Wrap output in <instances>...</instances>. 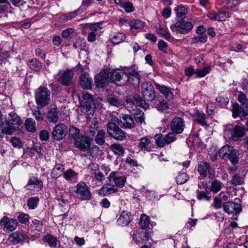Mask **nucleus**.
<instances>
[{
    "label": "nucleus",
    "instance_id": "f257e3e1",
    "mask_svg": "<svg viewBox=\"0 0 248 248\" xmlns=\"http://www.w3.org/2000/svg\"><path fill=\"white\" fill-rule=\"evenodd\" d=\"M119 119L115 117L112 119V121H109L107 123V130L110 137L116 140L123 141L126 139V133L119 127Z\"/></svg>",
    "mask_w": 248,
    "mask_h": 248
},
{
    "label": "nucleus",
    "instance_id": "f03ea898",
    "mask_svg": "<svg viewBox=\"0 0 248 248\" xmlns=\"http://www.w3.org/2000/svg\"><path fill=\"white\" fill-rule=\"evenodd\" d=\"M140 80V76L135 65L125 68L124 78L123 79L122 84L129 82L134 86H138Z\"/></svg>",
    "mask_w": 248,
    "mask_h": 248
},
{
    "label": "nucleus",
    "instance_id": "7ed1b4c3",
    "mask_svg": "<svg viewBox=\"0 0 248 248\" xmlns=\"http://www.w3.org/2000/svg\"><path fill=\"white\" fill-rule=\"evenodd\" d=\"M75 193L78 199L81 201H89L92 199V194L87 185L83 182L78 183L76 186Z\"/></svg>",
    "mask_w": 248,
    "mask_h": 248
},
{
    "label": "nucleus",
    "instance_id": "20e7f679",
    "mask_svg": "<svg viewBox=\"0 0 248 248\" xmlns=\"http://www.w3.org/2000/svg\"><path fill=\"white\" fill-rule=\"evenodd\" d=\"M73 77L74 73L72 70H60L56 75L55 78L62 85L68 86L72 84Z\"/></svg>",
    "mask_w": 248,
    "mask_h": 248
},
{
    "label": "nucleus",
    "instance_id": "39448f33",
    "mask_svg": "<svg viewBox=\"0 0 248 248\" xmlns=\"http://www.w3.org/2000/svg\"><path fill=\"white\" fill-rule=\"evenodd\" d=\"M50 91L46 87H40L36 93V101L41 107L46 106L50 100Z\"/></svg>",
    "mask_w": 248,
    "mask_h": 248
},
{
    "label": "nucleus",
    "instance_id": "423d86ee",
    "mask_svg": "<svg viewBox=\"0 0 248 248\" xmlns=\"http://www.w3.org/2000/svg\"><path fill=\"white\" fill-rule=\"evenodd\" d=\"M192 22L183 20L177 21L175 24L170 26V29L181 34H186L193 28Z\"/></svg>",
    "mask_w": 248,
    "mask_h": 248
},
{
    "label": "nucleus",
    "instance_id": "0eeeda50",
    "mask_svg": "<svg viewBox=\"0 0 248 248\" xmlns=\"http://www.w3.org/2000/svg\"><path fill=\"white\" fill-rule=\"evenodd\" d=\"M245 134V129L239 125L235 126L233 128L225 130V136L229 139L236 141L243 137Z\"/></svg>",
    "mask_w": 248,
    "mask_h": 248
},
{
    "label": "nucleus",
    "instance_id": "6e6552de",
    "mask_svg": "<svg viewBox=\"0 0 248 248\" xmlns=\"http://www.w3.org/2000/svg\"><path fill=\"white\" fill-rule=\"evenodd\" d=\"M143 98L147 101H152L155 97L154 88L150 81L143 82L141 87Z\"/></svg>",
    "mask_w": 248,
    "mask_h": 248
},
{
    "label": "nucleus",
    "instance_id": "1a4fd4ad",
    "mask_svg": "<svg viewBox=\"0 0 248 248\" xmlns=\"http://www.w3.org/2000/svg\"><path fill=\"white\" fill-rule=\"evenodd\" d=\"M152 140V138L149 136L140 138L138 146L140 151L144 153L153 152L155 148V145L153 143Z\"/></svg>",
    "mask_w": 248,
    "mask_h": 248
},
{
    "label": "nucleus",
    "instance_id": "9d476101",
    "mask_svg": "<svg viewBox=\"0 0 248 248\" xmlns=\"http://www.w3.org/2000/svg\"><path fill=\"white\" fill-rule=\"evenodd\" d=\"M198 170L202 178L208 177L213 179L215 177V171L210 165L206 162H200L198 164Z\"/></svg>",
    "mask_w": 248,
    "mask_h": 248
},
{
    "label": "nucleus",
    "instance_id": "9b49d317",
    "mask_svg": "<svg viewBox=\"0 0 248 248\" xmlns=\"http://www.w3.org/2000/svg\"><path fill=\"white\" fill-rule=\"evenodd\" d=\"M18 222L16 219H9L8 217L4 216L0 220V226L3 227L4 232L9 233L15 231Z\"/></svg>",
    "mask_w": 248,
    "mask_h": 248
},
{
    "label": "nucleus",
    "instance_id": "f8f14e48",
    "mask_svg": "<svg viewBox=\"0 0 248 248\" xmlns=\"http://www.w3.org/2000/svg\"><path fill=\"white\" fill-rule=\"evenodd\" d=\"M67 132L66 125L61 123L55 126L52 130L51 135L53 139L56 140H61L65 137Z\"/></svg>",
    "mask_w": 248,
    "mask_h": 248
},
{
    "label": "nucleus",
    "instance_id": "ddd939ff",
    "mask_svg": "<svg viewBox=\"0 0 248 248\" xmlns=\"http://www.w3.org/2000/svg\"><path fill=\"white\" fill-rule=\"evenodd\" d=\"M185 127V122L183 118L180 117H175L170 123L171 131L177 134H181Z\"/></svg>",
    "mask_w": 248,
    "mask_h": 248
},
{
    "label": "nucleus",
    "instance_id": "4468645a",
    "mask_svg": "<svg viewBox=\"0 0 248 248\" xmlns=\"http://www.w3.org/2000/svg\"><path fill=\"white\" fill-rule=\"evenodd\" d=\"M92 139L86 136H81L74 142L75 147L83 152L88 151L90 148Z\"/></svg>",
    "mask_w": 248,
    "mask_h": 248
},
{
    "label": "nucleus",
    "instance_id": "2eb2a0df",
    "mask_svg": "<svg viewBox=\"0 0 248 248\" xmlns=\"http://www.w3.org/2000/svg\"><path fill=\"white\" fill-rule=\"evenodd\" d=\"M110 81L109 78V71L104 70L101 71L99 74L95 77V84L97 87L102 88L106 84Z\"/></svg>",
    "mask_w": 248,
    "mask_h": 248
},
{
    "label": "nucleus",
    "instance_id": "dca6fc26",
    "mask_svg": "<svg viewBox=\"0 0 248 248\" xmlns=\"http://www.w3.org/2000/svg\"><path fill=\"white\" fill-rule=\"evenodd\" d=\"M108 179L109 182H114L115 186L119 188L123 187L126 182V178L120 175L117 171L112 172L108 177Z\"/></svg>",
    "mask_w": 248,
    "mask_h": 248
},
{
    "label": "nucleus",
    "instance_id": "f3484780",
    "mask_svg": "<svg viewBox=\"0 0 248 248\" xmlns=\"http://www.w3.org/2000/svg\"><path fill=\"white\" fill-rule=\"evenodd\" d=\"M9 117L5 120V123L7 125L6 127H12L14 128V131L18 128L19 126L22 124V121L19 117L15 112H10L9 114Z\"/></svg>",
    "mask_w": 248,
    "mask_h": 248
},
{
    "label": "nucleus",
    "instance_id": "a211bd4d",
    "mask_svg": "<svg viewBox=\"0 0 248 248\" xmlns=\"http://www.w3.org/2000/svg\"><path fill=\"white\" fill-rule=\"evenodd\" d=\"M223 208L224 211L228 214L234 213L237 215L242 211L241 204L232 202H225L223 205Z\"/></svg>",
    "mask_w": 248,
    "mask_h": 248
},
{
    "label": "nucleus",
    "instance_id": "6ab92c4d",
    "mask_svg": "<svg viewBox=\"0 0 248 248\" xmlns=\"http://www.w3.org/2000/svg\"><path fill=\"white\" fill-rule=\"evenodd\" d=\"M125 70H116L111 72L109 71V80L112 82L118 83L120 82V85L122 84L123 79L124 78Z\"/></svg>",
    "mask_w": 248,
    "mask_h": 248
},
{
    "label": "nucleus",
    "instance_id": "aec40b11",
    "mask_svg": "<svg viewBox=\"0 0 248 248\" xmlns=\"http://www.w3.org/2000/svg\"><path fill=\"white\" fill-rule=\"evenodd\" d=\"M25 187L29 190H33L34 189L39 190L43 187V182L37 178L32 177L29 179L28 183Z\"/></svg>",
    "mask_w": 248,
    "mask_h": 248
},
{
    "label": "nucleus",
    "instance_id": "412c9836",
    "mask_svg": "<svg viewBox=\"0 0 248 248\" xmlns=\"http://www.w3.org/2000/svg\"><path fill=\"white\" fill-rule=\"evenodd\" d=\"M118 189L115 186L108 183L104 185L99 190V194L101 196H106L118 192Z\"/></svg>",
    "mask_w": 248,
    "mask_h": 248
},
{
    "label": "nucleus",
    "instance_id": "4be33fe9",
    "mask_svg": "<svg viewBox=\"0 0 248 248\" xmlns=\"http://www.w3.org/2000/svg\"><path fill=\"white\" fill-rule=\"evenodd\" d=\"M155 85L157 90H158L161 93L163 94L166 99L170 100L173 97V93L171 91L170 89L165 85H160L158 83H155Z\"/></svg>",
    "mask_w": 248,
    "mask_h": 248
},
{
    "label": "nucleus",
    "instance_id": "5701e85b",
    "mask_svg": "<svg viewBox=\"0 0 248 248\" xmlns=\"http://www.w3.org/2000/svg\"><path fill=\"white\" fill-rule=\"evenodd\" d=\"M228 12L218 11L217 13H212L209 15V18L213 20L224 21L230 17Z\"/></svg>",
    "mask_w": 248,
    "mask_h": 248
},
{
    "label": "nucleus",
    "instance_id": "b1692460",
    "mask_svg": "<svg viewBox=\"0 0 248 248\" xmlns=\"http://www.w3.org/2000/svg\"><path fill=\"white\" fill-rule=\"evenodd\" d=\"M26 239V235L22 232H16L11 233L8 238V240L15 243H18L24 241Z\"/></svg>",
    "mask_w": 248,
    "mask_h": 248
},
{
    "label": "nucleus",
    "instance_id": "393cba45",
    "mask_svg": "<svg viewBox=\"0 0 248 248\" xmlns=\"http://www.w3.org/2000/svg\"><path fill=\"white\" fill-rule=\"evenodd\" d=\"M79 83L84 89H89L92 87V80L89 75L83 73L80 77Z\"/></svg>",
    "mask_w": 248,
    "mask_h": 248
},
{
    "label": "nucleus",
    "instance_id": "a878e982",
    "mask_svg": "<svg viewBox=\"0 0 248 248\" xmlns=\"http://www.w3.org/2000/svg\"><path fill=\"white\" fill-rule=\"evenodd\" d=\"M122 118L121 123L123 126L126 128H131L134 126V121L133 118L127 114H122L120 117Z\"/></svg>",
    "mask_w": 248,
    "mask_h": 248
},
{
    "label": "nucleus",
    "instance_id": "bb28decb",
    "mask_svg": "<svg viewBox=\"0 0 248 248\" xmlns=\"http://www.w3.org/2000/svg\"><path fill=\"white\" fill-rule=\"evenodd\" d=\"M109 149L115 155L119 156H123L125 152L124 148L123 145L118 143L112 144L110 145Z\"/></svg>",
    "mask_w": 248,
    "mask_h": 248
},
{
    "label": "nucleus",
    "instance_id": "cd10ccee",
    "mask_svg": "<svg viewBox=\"0 0 248 248\" xmlns=\"http://www.w3.org/2000/svg\"><path fill=\"white\" fill-rule=\"evenodd\" d=\"M64 168L62 165L56 164L52 169L50 176L52 179H57L60 177L63 173Z\"/></svg>",
    "mask_w": 248,
    "mask_h": 248
},
{
    "label": "nucleus",
    "instance_id": "c85d7f7f",
    "mask_svg": "<svg viewBox=\"0 0 248 248\" xmlns=\"http://www.w3.org/2000/svg\"><path fill=\"white\" fill-rule=\"evenodd\" d=\"M94 141L99 145H103L105 142V139L107 137L106 133L103 130H98L96 134H94Z\"/></svg>",
    "mask_w": 248,
    "mask_h": 248
},
{
    "label": "nucleus",
    "instance_id": "c756f323",
    "mask_svg": "<svg viewBox=\"0 0 248 248\" xmlns=\"http://www.w3.org/2000/svg\"><path fill=\"white\" fill-rule=\"evenodd\" d=\"M130 217L128 213L125 211H123L117 219V222L118 225L123 227L128 225L130 222Z\"/></svg>",
    "mask_w": 248,
    "mask_h": 248
},
{
    "label": "nucleus",
    "instance_id": "7c9ffc66",
    "mask_svg": "<svg viewBox=\"0 0 248 248\" xmlns=\"http://www.w3.org/2000/svg\"><path fill=\"white\" fill-rule=\"evenodd\" d=\"M233 147L229 145H225L223 146L219 150L218 154L224 160H228L229 155L233 150Z\"/></svg>",
    "mask_w": 248,
    "mask_h": 248
},
{
    "label": "nucleus",
    "instance_id": "2f4dec72",
    "mask_svg": "<svg viewBox=\"0 0 248 248\" xmlns=\"http://www.w3.org/2000/svg\"><path fill=\"white\" fill-rule=\"evenodd\" d=\"M42 240L51 248H55L57 245V238L51 234H47L45 235L43 237Z\"/></svg>",
    "mask_w": 248,
    "mask_h": 248
},
{
    "label": "nucleus",
    "instance_id": "473e14b6",
    "mask_svg": "<svg viewBox=\"0 0 248 248\" xmlns=\"http://www.w3.org/2000/svg\"><path fill=\"white\" fill-rule=\"evenodd\" d=\"M83 12L82 9L80 8L73 12H69L66 14H63L61 16L60 19L64 21H67L75 17L78 15L80 14Z\"/></svg>",
    "mask_w": 248,
    "mask_h": 248
},
{
    "label": "nucleus",
    "instance_id": "72a5a7b5",
    "mask_svg": "<svg viewBox=\"0 0 248 248\" xmlns=\"http://www.w3.org/2000/svg\"><path fill=\"white\" fill-rule=\"evenodd\" d=\"M78 175V173L71 169L67 170L63 173V177L67 181L77 179Z\"/></svg>",
    "mask_w": 248,
    "mask_h": 248
},
{
    "label": "nucleus",
    "instance_id": "f704fd0d",
    "mask_svg": "<svg viewBox=\"0 0 248 248\" xmlns=\"http://www.w3.org/2000/svg\"><path fill=\"white\" fill-rule=\"evenodd\" d=\"M80 130L73 126H70L69 129V138L70 140H73L74 142L80 138Z\"/></svg>",
    "mask_w": 248,
    "mask_h": 248
},
{
    "label": "nucleus",
    "instance_id": "c9c22d12",
    "mask_svg": "<svg viewBox=\"0 0 248 248\" xmlns=\"http://www.w3.org/2000/svg\"><path fill=\"white\" fill-rule=\"evenodd\" d=\"M174 10L176 11V16L178 19H183L186 17L187 12L186 7L179 5L175 8Z\"/></svg>",
    "mask_w": 248,
    "mask_h": 248
},
{
    "label": "nucleus",
    "instance_id": "e433bc0d",
    "mask_svg": "<svg viewBox=\"0 0 248 248\" xmlns=\"http://www.w3.org/2000/svg\"><path fill=\"white\" fill-rule=\"evenodd\" d=\"M47 118L49 122L56 123L58 121V115L57 108L50 109L47 113Z\"/></svg>",
    "mask_w": 248,
    "mask_h": 248
},
{
    "label": "nucleus",
    "instance_id": "4c0bfd02",
    "mask_svg": "<svg viewBox=\"0 0 248 248\" xmlns=\"http://www.w3.org/2000/svg\"><path fill=\"white\" fill-rule=\"evenodd\" d=\"M83 107H89L90 106H95L94 101L93 99L91 94L88 93H85L83 94Z\"/></svg>",
    "mask_w": 248,
    "mask_h": 248
},
{
    "label": "nucleus",
    "instance_id": "58836bf2",
    "mask_svg": "<svg viewBox=\"0 0 248 248\" xmlns=\"http://www.w3.org/2000/svg\"><path fill=\"white\" fill-rule=\"evenodd\" d=\"M206 115L204 113L197 112L195 114V120L202 126H207V124L205 121Z\"/></svg>",
    "mask_w": 248,
    "mask_h": 248
},
{
    "label": "nucleus",
    "instance_id": "ea45409f",
    "mask_svg": "<svg viewBox=\"0 0 248 248\" xmlns=\"http://www.w3.org/2000/svg\"><path fill=\"white\" fill-rule=\"evenodd\" d=\"M28 66L31 69L35 71H39L42 68V63L38 60L33 59L29 62Z\"/></svg>",
    "mask_w": 248,
    "mask_h": 248
},
{
    "label": "nucleus",
    "instance_id": "a19ab883",
    "mask_svg": "<svg viewBox=\"0 0 248 248\" xmlns=\"http://www.w3.org/2000/svg\"><path fill=\"white\" fill-rule=\"evenodd\" d=\"M155 143L158 147H163L165 145H167L166 143L165 135H163L161 134H156L155 137Z\"/></svg>",
    "mask_w": 248,
    "mask_h": 248
},
{
    "label": "nucleus",
    "instance_id": "79ce46f5",
    "mask_svg": "<svg viewBox=\"0 0 248 248\" xmlns=\"http://www.w3.org/2000/svg\"><path fill=\"white\" fill-rule=\"evenodd\" d=\"M25 126L26 129L29 132H34L36 131L35 123L32 118L27 119L25 121Z\"/></svg>",
    "mask_w": 248,
    "mask_h": 248
},
{
    "label": "nucleus",
    "instance_id": "37998d69",
    "mask_svg": "<svg viewBox=\"0 0 248 248\" xmlns=\"http://www.w3.org/2000/svg\"><path fill=\"white\" fill-rule=\"evenodd\" d=\"M96 106L83 107V111L86 114V118L88 120L91 119L94 113V109Z\"/></svg>",
    "mask_w": 248,
    "mask_h": 248
},
{
    "label": "nucleus",
    "instance_id": "c03bdc74",
    "mask_svg": "<svg viewBox=\"0 0 248 248\" xmlns=\"http://www.w3.org/2000/svg\"><path fill=\"white\" fill-rule=\"evenodd\" d=\"M145 23L140 19L132 20L129 23V25L132 29H140L144 27Z\"/></svg>",
    "mask_w": 248,
    "mask_h": 248
},
{
    "label": "nucleus",
    "instance_id": "a18cd8bd",
    "mask_svg": "<svg viewBox=\"0 0 248 248\" xmlns=\"http://www.w3.org/2000/svg\"><path fill=\"white\" fill-rule=\"evenodd\" d=\"M150 222V218L145 214H142L140 218V224L142 229H145L148 227Z\"/></svg>",
    "mask_w": 248,
    "mask_h": 248
},
{
    "label": "nucleus",
    "instance_id": "49530a36",
    "mask_svg": "<svg viewBox=\"0 0 248 248\" xmlns=\"http://www.w3.org/2000/svg\"><path fill=\"white\" fill-rule=\"evenodd\" d=\"M211 71L210 66L204 67L202 69H198L195 71L197 77L202 78L207 75Z\"/></svg>",
    "mask_w": 248,
    "mask_h": 248
},
{
    "label": "nucleus",
    "instance_id": "de8ad7c7",
    "mask_svg": "<svg viewBox=\"0 0 248 248\" xmlns=\"http://www.w3.org/2000/svg\"><path fill=\"white\" fill-rule=\"evenodd\" d=\"M222 184L218 180H214L211 185V191L217 193L220 190Z\"/></svg>",
    "mask_w": 248,
    "mask_h": 248
},
{
    "label": "nucleus",
    "instance_id": "09e8293b",
    "mask_svg": "<svg viewBox=\"0 0 248 248\" xmlns=\"http://www.w3.org/2000/svg\"><path fill=\"white\" fill-rule=\"evenodd\" d=\"M238 153L237 150L233 149L232 150L230 154L229 155L228 159L230 160L231 162L233 164L235 165L238 163Z\"/></svg>",
    "mask_w": 248,
    "mask_h": 248
},
{
    "label": "nucleus",
    "instance_id": "8fccbe9b",
    "mask_svg": "<svg viewBox=\"0 0 248 248\" xmlns=\"http://www.w3.org/2000/svg\"><path fill=\"white\" fill-rule=\"evenodd\" d=\"M125 35L124 34L120 32L116 33L113 35L112 38V42L115 44H118L124 41Z\"/></svg>",
    "mask_w": 248,
    "mask_h": 248
},
{
    "label": "nucleus",
    "instance_id": "3c124183",
    "mask_svg": "<svg viewBox=\"0 0 248 248\" xmlns=\"http://www.w3.org/2000/svg\"><path fill=\"white\" fill-rule=\"evenodd\" d=\"M188 178V175L186 173H179L176 177V182L178 185H182L187 182Z\"/></svg>",
    "mask_w": 248,
    "mask_h": 248
},
{
    "label": "nucleus",
    "instance_id": "603ef678",
    "mask_svg": "<svg viewBox=\"0 0 248 248\" xmlns=\"http://www.w3.org/2000/svg\"><path fill=\"white\" fill-rule=\"evenodd\" d=\"M243 108H240L239 105L238 103H235L232 106V117L234 118H236L239 116L240 114L242 115V112Z\"/></svg>",
    "mask_w": 248,
    "mask_h": 248
},
{
    "label": "nucleus",
    "instance_id": "864d4df0",
    "mask_svg": "<svg viewBox=\"0 0 248 248\" xmlns=\"http://www.w3.org/2000/svg\"><path fill=\"white\" fill-rule=\"evenodd\" d=\"M156 108L158 110L163 112L169 108V105L168 103L164 100H158Z\"/></svg>",
    "mask_w": 248,
    "mask_h": 248
},
{
    "label": "nucleus",
    "instance_id": "5fc2aeb1",
    "mask_svg": "<svg viewBox=\"0 0 248 248\" xmlns=\"http://www.w3.org/2000/svg\"><path fill=\"white\" fill-rule=\"evenodd\" d=\"M89 151L87 153V156H90L93 158L96 157L98 154L99 148L97 145H93L92 147L88 150Z\"/></svg>",
    "mask_w": 248,
    "mask_h": 248
},
{
    "label": "nucleus",
    "instance_id": "6e6d98bb",
    "mask_svg": "<svg viewBox=\"0 0 248 248\" xmlns=\"http://www.w3.org/2000/svg\"><path fill=\"white\" fill-rule=\"evenodd\" d=\"M39 200V198L37 197L30 198L27 202L29 209H34L37 206Z\"/></svg>",
    "mask_w": 248,
    "mask_h": 248
},
{
    "label": "nucleus",
    "instance_id": "4d7b16f0",
    "mask_svg": "<svg viewBox=\"0 0 248 248\" xmlns=\"http://www.w3.org/2000/svg\"><path fill=\"white\" fill-rule=\"evenodd\" d=\"M98 127V122L97 118H94L92 120L91 124L90 126L89 133L92 136H94L95 133V130Z\"/></svg>",
    "mask_w": 248,
    "mask_h": 248
},
{
    "label": "nucleus",
    "instance_id": "13d9d810",
    "mask_svg": "<svg viewBox=\"0 0 248 248\" xmlns=\"http://www.w3.org/2000/svg\"><path fill=\"white\" fill-rule=\"evenodd\" d=\"M176 134H177L171 131L165 135L166 143L167 145H169L176 140Z\"/></svg>",
    "mask_w": 248,
    "mask_h": 248
},
{
    "label": "nucleus",
    "instance_id": "bf43d9fd",
    "mask_svg": "<svg viewBox=\"0 0 248 248\" xmlns=\"http://www.w3.org/2000/svg\"><path fill=\"white\" fill-rule=\"evenodd\" d=\"M207 40V37L205 34H199L198 36H194L192 38L191 42L193 44L201 43H205Z\"/></svg>",
    "mask_w": 248,
    "mask_h": 248
},
{
    "label": "nucleus",
    "instance_id": "052dcab7",
    "mask_svg": "<svg viewBox=\"0 0 248 248\" xmlns=\"http://www.w3.org/2000/svg\"><path fill=\"white\" fill-rule=\"evenodd\" d=\"M134 99L140 107L144 108H147L149 107L148 104L145 103L144 100H143L138 94L134 95Z\"/></svg>",
    "mask_w": 248,
    "mask_h": 248
},
{
    "label": "nucleus",
    "instance_id": "680f3d73",
    "mask_svg": "<svg viewBox=\"0 0 248 248\" xmlns=\"http://www.w3.org/2000/svg\"><path fill=\"white\" fill-rule=\"evenodd\" d=\"M157 32L167 40H170L171 36L169 31L162 27H159L157 29Z\"/></svg>",
    "mask_w": 248,
    "mask_h": 248
},
{
    "label": "nucleus",
    "instance_id": "e2e57ef3",
    "mask_svg": "<svg viewBox=\"0 0 248 248\" xmlns=\"http://www.w3.org/2000/svg\"><path fill=\"white\" fill-rule=\"evenodd\" d=\"M120 6L124 8L127 13H131L135 10L133 4L131 2L128 1L122 3Z\"/></svg>",
    "mask_w": 248,
    "mask_h": 248
},
{
    "label": "nucleus",
    "instance_id": "0e129e2a",
    "mask_svg": "<svg viewBox=\"0 0 248 248\" xmlns=\"http://www.w3.org/2000/svg\"><path fill=\"white\" fill-rule=\"evenodd\" d=\"M14 132V128L12 127L3 126L0 129V137H3L4 134L11 135Z\"/></svg>",
    "mask_w": 248,
    "mask_h": 248
},
{
    "label": "nucleus",
    "instance_id": "69168bd1",
    "mask_svg": "<svg viewBox=\"0 0 248 248\" xmlns=\"http://www.w3.org/2000/svg\"><path fill=\"white\" fill-rule=\"evenodd\" d=\"M32 227L34 228L35 230L41 232L43 229V224L42 221L36 219L32 220Z\"/></svg>",
    "mask_w": 248,
    "mask_h": 248
},
{
    "label": "nucleus",
    "instance_id": "338daca9",
    "mask_svg": "<svg viewBox=\"0 0 248 248\" xmlns=\"http://www.w3.org/2000/svg\"><path fill=\"white\" fill-rule=\"evenodd\" d=\"M10 56V52L3 49H0V64H2L4 60L9 58Z\"/></svg>",
    "mask_w": 248,
    "mask_h": 248
},
{
    "label": "nucleus",
    "instance_id": "774afa93",
    "mask_svg": "<svg viewBox=\"0 0 248 248\" xmlns=\"http://www.w3.org/2000/svg\"><path fill=\"white\" fill-rule=\"evenodd\" d=\"M17 218L20 223L25 224L29 221L30 216L27 214L22 213L18 215Z\"/></svg>",
    "mask_w": 248,
    "mask_h": 248
}]
</instances>
